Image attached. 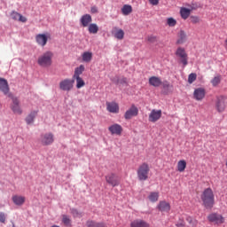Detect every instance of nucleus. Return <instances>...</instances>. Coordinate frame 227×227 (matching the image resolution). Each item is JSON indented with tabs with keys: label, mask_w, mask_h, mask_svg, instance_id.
I'll return each instance as SVG.
<instances>
[{
	"label": "nucleus",
	"mask_w": 227,
	"mask_h": 227,
	"mask_svg": "<svg viewBox=\"0 0 227 227\" xmlns=\"http://www.w3.org/2000/svg\"><path fill=\"white\" fill-rule=\"evenodd\" d=\"M139 114V109L136 105H131V106L125 112L124 118L125 120H132V118Z\"/></svg>",
	"instance_id": "9d476101"
},
{
	"label": "nucleus",
	"mask_w": 227,
	"mask_h": 227,
	"mask_svg": "<svg viewBox=\"0 0 227 227\" xmlns=\"http://www.w3.org/2000/svg\"><path fill=\"white\" fill-rule=\"evenodd\" d=\"M112 82L114 84H127V78H125V77H121V78L115 77V78L112 79Z\"/></svg>",
	"instance_id": "c9c22d12"
},
{
	"label": "nucleus",
	"mask_w": 227,
	"mask_h": 227,
	"mask_svg": "<svg viewBox=\"0 0 227 227\" xmlns=\"http://www.w3.org/2000/svg\"><path fill=\"white\" fill-rule=\"evenodd\" d=\"M147 42L150 43H155L157 42V37L155 35L147 36Z\"/></svg>",
	"instance_id": "c03bdc74"
},
{
	"label": "nucleus",
	"mask_w": 227,
	"mask_h": 227,
	"mask_svg": "<svg viewBox=\"0 0 227 227\" xmlns=\"http://www.w3.org/2000/svg\"><path fill=\"white\" fill-rule=\"evenodd\" d=\"M83 63H90L93 59V53L91 51H85L82 54Z\"/></svg>",
	"instance_id": "bb28decb"
},
{
	"label": "nucleus",
	"mask_w": 227,
	"mask_h": 227,
	"mask_svg": "<svg viewBox=\"0 0 227 227\" xmlns=\"http://www.w3.org/2000/svg\"><path fill=\"white\" fill-rule=\"evenodd\" d=\"M35 42L41 47H45L49 42V34H38L35 35Z\"/></svg>",
	"instance_id": "4468645a"
},
{
	"label": "nucleus",
	"mask_w": 227,
	"mask_h": 227,
	"mask_svg": "<svg viewBox=\"0 0 227 227\" xmlns=\"http://www.w3.org/2000/svg\"><path fill=\"white\" fill-rule=\"evenodd\" d=\"M85 68L83 65H81L80 67H76L74 69V74L73 75V79L81 77L82 75V72H84Z\"/></svg>",
	"instance_id": "c756f323"
},
{
	"label": "nucleus",
	"mask_w": 227,
	"mask_h": 227,
	"mask_svg": "<svg viewBox=\"0 0 227 227\" xmlns=\"http://www.w3.org/2000/svg\"><path fill=\"white\" fill-rule=\"evenodd\" d=\"M12 201L18 206L24 205L26 198H24L23 196L14 195L12 196Z\"/></svg>",
	"instance_id": "cd10ccee"
},
{
	"label": "nucleus",
	"mask_w": 227,
	"mask_h": 227,
	"mask_svg": "<svg viewBox=\"0 0 227 227\" xmlns=\"http://www.w3.org/2000/svg\"><path fill=\"white\" fill-rule=\"evenodd\" d=\"M71 214L73 217H82V213L79 212V210L75 208L71 209Z\"/></svg>",
	"instance_id": "79ce46f5"
},
{
	"label": "nucleus",
	"mask_w": 227,
	"mask_h": 227,
	"mask_svg": "<svg viewBox=\"0 0 227 227\" xmlns=\"http://www.w3.org/2000/svg\"><path fill=\"white\" fill-rule=\"evenodd\" d=\"M93 19L91 18V15L90 14H84L80 19V22L83 27H88L90 24H91Z\"/></svg>",
	"instance_id": "412c9836"
},
{
	"label": "nucleus",
	"mask_w": 227,
	"mask_h": 227,
	"mask_svg": "<svg viewBox=\"0 0 227 227\" xmlns=\"http://www.w3.org/2000/svg\"><path fill=\"white\" fill-rule=\"evenodd\" d=\"M148 198L153 203H155V201H159V192H153L149 194Z\"/></svg>",
	"instance_id": "e433bc0d"
},
{
	"label": "nucleus",
	"mask_w": 227,
	"mask_h": 227,
	"mask_svg": "<svg viewBox=\"0 0 227 227\" xmlns=\"http://www.w3.org/2000/svg\"><path fill=\"white\" fill-rule=\"evenodd\" d=\"M157 208L160 212H169L171 210V205L166 200L160 201Z\"/></svg>",
	"instance_id": "6ab92c4d"
},
{
	"label": "nucleus",
	"mask_w": 227,
	"mask_h": 227,
	"mask_svg": "<svg viewBox=\"0 0 227 227\" xmlns=\"http://www.w3.org/2000/svg\"><path fill=\"white\" fill-rule=\"evenodd\" d=\"M12 98V103L11 104V109L14 114H22V108L20 107V100L16 97H9Z\"/></svg>",
	"instance_id": "423d86ee"
},
{
	"label": "nucleus",
	"mask_w": 227,
	"mask_h": 227,
	"mask_svg": "<svg viewBox=\"0 0 227 227\" xmlns=\"http://www.w3.org/2000/svg\"><path fill=\"white\" fill-rule=\"evenodd\" d=\"M52 58H54V53L52 51H46L38 58L37 63L40 67L47 68L52 65Z\"/></svg>",
	"instance_id": "7ed1b4c3"
},
{
	"label": "nucleus",
	"mask_w": 227,
	"mask_h": 227,
	"mask_svg": "<svg viewBox=\"0 0 227 227\" xmlns=\"http://www.w3.org/2000/svg\"><path fill=\"white\" fill-rule=\"evenodd\" d=\"M0 223H6V215L3 212H0Z\"/></svg>",
	"instance_id": "a18cd8bd"
},
{
	"label": "nucleus",
	"mask_w": 227,
	"mask_h": 227,
	"mask_svg": "<svg viewBox=\"0 0 227 227\" xmlns=\"http://www.w3.org/2000/svg\"><path fill=\"white\" fill-rule=\"evenodd\" d=\"M150 4H153V6H157L159 4V0H149Z\"/></svg>",
	"instance_id": "09e8293b"
},
{
	"label": "nucleus",
	"mask_w": 227,
	"mask_h": 227,
	"mask_svg": "<svg viewBox=\"0 0 227 227\" xmlns=\"http://www.w3.org/2000/svg\"><path fill=\"white\" fill-rule=\"evenodd\" d=\"M225 45L227 46V39L225 40Z\"/></svg>",
	"instance_id": "603ef678"
},
{
	"label": "nucleus",
	"mask_w": 227,
	"mask_h": 227,
	"mask_svg": "<svg viewBox=\"0 0 227 227\" xmlns=\"http://www.w3.org/2000/svg\"><path fill=\"white\" fill-rule=\"evenodd\" d=\"M205 95H207V91L203 88H197L193 91V98L199 102L205 98Z\"/></svg>",
	"instance_id": "2eb2a0df"
},
{
	"label": "nucleus",
	"mask_w": 227,
	"mask_h": 227,
	"mask_svg": "<svg viewBox=\"0 0 227 227\" xmlns=\"http://www.w3.org/2000/svg\"><path fill=\"white\" fill-rule=\"evenodd\" d=\"M176 226H177V227H184V226H185V223H177Z\"/></svg>",
	"instance_id": "8fccbe9b"
},
{
	"label": "nucleus",
	"mask_w": 227,
	"mask_h": 227,
	"mask_svg": "<svg viewBox=\"0 0 227 227\" xmlns=\"http://www.w3.org/2000/svg\"><path fill=\"white\" fill-rule=\"evenodd\" d=\"M73 81H76L77 90H81V88H84V86H86V82L81 76L78 78H73Z\"/></svg>",
	"instance_id": "2f4dec72"
},
{
	"label": "nucleus",
	"mask_w": 227,
	"mask_h": 227,
	"mask_svg": "<svg viewBox=\"0 0 227 227\" xmlns=\"http://www.w3.org/2000/svg\"><path fill=\"white\" fill-rule=\"evenodd\" d=\"M74 89V80L64 79L59 82V90L62 91H71Z\"/></svg>",
	"instance_id": "9b49d317"
},
{
	"label": "nucleus",
	"mask_w": 227,
	"mask_h": 227,
	"mask_svg": "<svg viewBox=\"0 0 227 227\" xmlns=\"http://www.w3.org/2000/svg\"><path fill=\"white\" fill-rule=\"evenodd\" d=\"M207 221H209V223H214V224H224V218L223 215H219L217 213H211L207 215Z\"/></svg>",
	"instance_id": "1a4fd4ad"
},
{
	"label": "nucleus",
	"mask_w": 227,
	"mask_h": 227,
	"mask_svg": "<svg viewBox=\"0 0 227 227\" xmlns=\"http://www.w3.org/2000/svg\"><path fill=\"white\" fill-rule=\"evenodd\" d=\"M51 227H59V225H52Z\"/></svg>",
	"instance_id": "3c124183"
},
{
	"label": "nucleus",
	"mask_w": 227,
	"mask_h": 227,
	"mask_svg": "<svg viewBox=\"0 0 227 227\" xmlns=\"http://www.w3.org/2000/svg\"><path fill=\"white\" fill-rule=\"evenodd\" d=\"M62 223L66 225V226H70L72 220H70V217H68V215H62Z\"/></svg>",
	"instance_id": "4c0bfd02"
},
{
	"label": "nucleus",
	"mask_w": 227,
	"mask_h": 227,
	"mask_svg": "<svg viewBox=\"0 0 227 227\" xmlns=\"http://www.w3.org/2000/svg\"><path fill=\"white\" fill-rule=\"evenodd\" d=\"M191 12H192V10L185 8V7H181V9H180L181 18L184 19V20H187V19H189V17H191Z\"/></svg>",
	"instance_id": "5701e85b"
},
{
	"label": "nucleus",
	"mask_w": 227,
	"mask_h": 227,
	"mask_svg": "<svg viewBox=\"0 0 227 227\" xmlns=\"http://www.w3.org/2000/svg\"><path fill=\"white\" fill-rule=\"evenodd\" d=\"M132 12V5L129 4H124L121 8V13L122 15H130V13Z\"/></svg>",
	"instance_id": "473e14b6"
},
{
	"label": "nucleus",
	"mask_w": 227,
	"mask_h": 227,
	"mask_svg": "<svg viewBox=\"0 0 227 227\" xmlns=\"http://www.w3.org/2000/svg\"><path fill=\"white\" fill-rule=\"evenodd\" d=\"M112 35L116 38L117 40H123L125 38V32L121 28H118L117 27H114L112 30Z\"/></svg>",
	"instance_id": "dca6fc26"
},
{
	"label": "nucleus",
	"mask_w": 227,
	"mask_h": 227,
	"mask_svg": "<svg viewBox=\"0 0 227 227\" xmlns=\"http://www.w3.org/2000/svg\"><path fill=\"white\" fill-rule=\"evenodd\" d=\"M39 143L43 146H49L54 143V134L52 133H43L39 137Z\"/></svg>",
	"instance_id": "20e7f679"
},
{
	"label": "nucleus",
	"mask_w": 227,
	"mask_h": 227,
	"mask_svg": "<svg viewBox=\"0 0 227 227\" xmlns=\"http://www.w3.org/2000/svg\"><path fill=\"white\" fill-rule=\"evenodd\" d=\"M109 132L113 135L121 136V132H123V128L120 124H113L108 128Z\"/></svg>",
	"instance_id": "f3484780"
},
{
	"label": "nucleus",
	"mask_w": 227,
	"mask_h": 227,
	"mask_svg": "<svg viewBox=\"0 0 227 227\" xmlns=\"http://www.w3.org/2000/svg\"><path fill=\"white\" fill-rule=\"evenodd\" d=\"M87 227H106V223H97L93 220H89L86 223Z\"/></svg>",
	"instance_id": "7c9ffc66"
},
{
	"label": "nucleus",
	"mask_w": 227,
	"mask_h": 227,
	"mask_svg": "<svg viewBox=\"0 0 227 227\" xmlns=\"http://www.w3.org/2000/svg\"><path fill=\"white\" fill-rule=\"evenodd\" d=\"M130 227H150V223L143 220H134L131 222Z\"/></svg>",
	"instance_id": "b1692460"
},
{
	"label": "nucleus",
	"mask_w": 227,
	"mask_h": 227,
	"mask_svg": "<svg viewBox=\"0 0 227 227\" xmlns=\"http://www.w3.org/2000/svg\"><path fill=\"white\" fill-rule=\"evenodd\" d=\"M227 103L224 97L220 96L216 98L215 109L218 113H224L226 111Z\"/></svg>",
	"instance_id": "0eeeda50"
},
{
	"label": "nucleus",
	"mask_w": 227,
	"mask_h": 227,
	"mask_svg": "<svg viewBox=\"0 0 227 227\" xmlns=\"http://www.w3.org/2000/svg\"><path fill=\"white\" fill-rule=\"evenodd\" d=\"M176 56L180 59V62L184 65V67H187L189 63V57L185 51V48L178 47L176 51Z\"/></svg>",
	"instance_id": "39448f33"
},
{
	"label": "nucleus",
	"mask_w": 227,
	"mask_h": 227,
	"mask_svg": "<svg viewBox=\"0 0 227 227\" xmlns=\"http://www.w3.org/2000/svg\"><path fill=\"white\" fill-rule=\"evenodd\" d=\"M186 221H187V223H189V224H191L193 227L198 226V220L193 219L191 216L186 217Z\"/></svg>",
	"instance_id": "58836bf2"
},
{
	"label": "nucleus",
	"mask_w": 227,
	"mask_h": 227,
	"mask_svg": "<svg viewBox=\"0 0 227 227\" xmlns=\"http://www.w3.org/2000/svg\"><path fill=\"white\" fill-rule=\"evenodd\" d=\"M106 182L112 187H118L120 185V177L114 173H110L106 176Z\"/></svg>",
	"instance_id": "6e6552de"
},
{
	"label": "nucleus",
	"mask_w": 227,
	"mask_h": 227,
	"mask_svg": "<svg viewBox=\"0 0 227 227\" xmlns=\"http://www.w3.org/2000/svg\"><path fill=\"white\" fill-rule=\"evenodd\" d=\"M201 200L206 208H213L215 204V197L212 189L207 188L204 190L201 195Z\"/></svg>",
	"instance_id": "f257e3e1"
},
{
	"label": "nucleus",
	"mask_w": 227,
	"mask_h": 227,
	"mask_svg": "<svg viewBox=\"0 0 227 227\" xmlns=\"http://www.w3.org/2000/svg\"><path fill=\"white\" fill-rule=\"evenodd\" d=\"M11 16L13 20H19L20 22H27V19L17 12H12Z\"/></svg>",
	"instance_id": "393cba45"
},
{
	"label": "nucleus",
	"mask_w": 227,
	"mask_h": 227,
	"mask_svg": "<svg viewBox=\"0 0 227 227\" xmlns=\"http://www.w3.org/2000/svg\"><path fill=\"white\" fill-rule=\"evenodd\" d=\"M90 13H98V8H97V6H92L90 8Z\"/></svg>",
	"instance_id": "de8ad7c7"
},
{
	"label": "nucleus",
	"mask_w": 227,
	"mask_h": 227,
	"mask_svg": "<svg viewBox=\"0 0 227 227\" xmlns=\"http://www.w3.org/2000/svg\"><path fill=\"white\" fill-rule=\"evenodd\" d=\"M0 91L8 97H12V94L10 93V85L8 84V80L0 78Z\"/></svg>",
	"instance_id": "f8f14e48"
},
{
	"label": "nucleus",
	"mask_w": 227,
	"mask_h": 227,
	"mask_svg": "<svg viewBox=\"0 0 227 227\" xmlns=\"http://www.w3.org/2000/svg\"><path fill=\"white\" fill-rule=\"evenodd\" d=\"M167 23L169 27H175V26H176V20H175L174 18H168L167 20Z\"/></svg>",
	"instance_id": "a19ab883"
},
{
	"label": "nucleus",
	"mask_w": 227,
	"mask_h": 227,
	"mask_svg": "<svg viewBox=\"0 0 227 227\" xmlns=\"http://www.w3.org/2000/svg\"><path fill=\"white\" fill-rule=\"evenodd\" d=\"M149 84L154 88H159V86H162V80L157 76H152L149 78Z\"/></svg>",
	"instance_id": "4be33fe9"
},
{
	"label": "nucleus",
	"mask_w": 227,
	"mask_h": 227,
	"mask_svg": "<svg viewBox=\"0 0 227 227\" xmlns=\"http://www.w3.org/2000/svg\"><path fill=\"white\" fill-rule=\"evenodd\" d=\"M187 42V34L184 30H180L177 34L176 45H183Z\"/></svg>",
	"instance_id": "aec40b11"
},
{
	"label": "nucleus",
	"mask_w": 227,
	"mask_h": 227,
	"mask_svg": "<svg viewBox=\"0 0 227 227\" xmlns=\"http://www.w3.org/2000/svg\"><path fill=\"white\" fill-rule=\"evenodd\" d=\"M89 33L91 35H97L98 33V25L91 23L89 25Z\"/></svg>",
	"instance_id": "72a5a7b5"
},
{
	"label": "nucleus",
	"mask_w": 227,
	"mask_h": 227,
	"mask_svg": "<svg viewBox=\"0 0 227 227\" xmlns=\"http://www.w3.org/2000/svg\"><path fill=\"white\" fill-rule=\"evenodd\" d=\"M38 114V110L32 111L26 118V121L27 125H31L35 121V119L36 118Z\"/></svg>",
	"instance_id": "a878e982"
},
{
	"label": "nucleus",
	"mask_w": 227,
	"mask_h": 227,
	"mask_svg": "<svg viewBox=\"0 0 227 227\" xmlns=\"http://www.w3.org/2000/svg\"><path fill=\"white\" fill-rule=\"evenodd\" d=\"M185 168H187V161H185V160H181L177 162V171H179V173H184Z\"/></svg>",
	"instance_id": "c85d7f7f"
},
{
	"label": "nucleus",
	"mask_w": 227,
	"mask_h": 227,
	"mask_svg": "<svg viewBox=\"0 0 227 227\" xmlns=\"http://www.w3.org/2000/svg\"><path fill=\"white\" fill-rule=\"evenodd\" d=\"M222 77L221 75H216L215 76L212 80H211V84L212 86H214L215 88L219 86V84H221V81H222Z\"/></svg>",
	"instance_id": "f704fd0d"
},
{
	"label": "nucleus",
	"mask_w": 227,
	"mask_h": 227,
	"mask_svg": "<svg viewBox=\"0 0 227 227\" xmlns=\"http://www.w3.org/2000/svg\"><path fill=\"white\" fill-rule=\"evenodd\" d=\"M197 77H198V75L195 73L190 74L188 76L189 84H192V82H194V81H196Z\"/></svg>",
	"instance_id": "ea45409f"
},
{
	"label": "nucleus",
	"mask_w": 227,
	"mask_h": 227,
	"mask_svg": "<svg viewBox=\"0 0 227 227\" xmlns=\"http://www.w3.org/2000/svg\"><path fill=\"white\" fill-rule=\"evenodd\" d=\"M190 20L192 24H200V17L198 16H191Z\"/></svg>",
	"instance_id": "37998d69"
},
{
	"label": "nucleus",
	"mask_w": 227,
	"mask_h": 227,
	"mask_svg": "<svg viewBox=\"0 0 227 227\" xmlns=\"http://www.w3.org/2000/svg\"><path fill=\"white\" fill-rule=\"evenodd\" d=\"M161 84H162L164 90H168V88H171V85L168 82H164Z\"/></svg>",
	"instance_id": "49530a36"
},
{
	"label": "nucleus",
	"mask_w": 227,
	"mask_h": 227,
	"mask_svg": "<svg viewBox=\"0 0 227 227\" xmlns=\"http://www.w3.org/2000/svg\"><path fill=\"white\" fill-rule=\"evenodd\" d=\"M150 175V165L148 163L144 162L139 165L137 170V176L140 182H146L148 176Z\"/></svg>",
	"instance_id": "f03ea898"
},
{
	"label": "nucleus",
	"mask_w": 227,
	"mask_h": 227,
	"mask_svg": "<svg viewBox=\"0 0 227 227\" xmlns=\"http://www.w3.org/2000/svg\"><path fill=\"white\" fill-rule=\"evenodd\" d=\"M106 109L109 113L118 114L120 113V106L116 102H107Z\"/></svg>",
	"instance_id": "a211bd4d"
},
{
	"label": "nucleus",
	"mask_w": 227,
	"mask_h": 227,
	"mask_svg": "<svg viewBox=\"0 0 227 227\" xmlns=\"http://www.w3.org/2000/svg\"><path fill=\"white\" fill-rule=\"evenodd\" d=\"M160 118H162V110L153 109L149 114V121H151L152 123L159 121Z\"/></svg>",
	"instance_id": "ddd939ff"
}]
</instances>
